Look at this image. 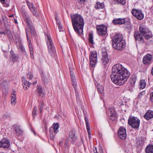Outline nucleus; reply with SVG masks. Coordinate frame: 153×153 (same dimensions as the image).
I'll return each instance as SVG.
<instances>
[{"label": "nucleus", "instance_id": "1", "mask_svg": "<svg viewBox=\"0 0 153 153\" xmlns=\"http://www.w3.org/2000/svg\"><path fill=\"white\" fill-rule=\"evenodd\" d=\"M111 78L112 82L117 85H122L127 80L130 73L120 64L114 65L112 68Z\"/></svg>", "mask_w": 153, "mask_h": 153}, {"label": "nucleus", "instance_id": "2", "mask_svg": "<svg viewBox=\"0 0 153 153\" xmlns=\"http://www.w3.org/2000/svg\"><path fill=\"white\" fill-rule=\"evenodd\" d=\"M70 17L74 31L78 35H82L84 25L82 16L79 14L76 13L71 14Z\"/></svg>", "mask_w": 153, "mask_h": 153}, {"label": "nucleus", "instance_id": "3", "mask_svg": "<svg viewBox=\"0 0 153 153\" xmlns=\"http://www.w3.org/2000/svg\"><path fill=\"white\" fill-rule=\"evenodd\" d=\"M128 123L129 125L134 128H138L140 126V120L137 117H130L128 120Z\"/></svg>", "mask_w": 153, "mask_h": 153}, {"label": "nucleus", "instance_id": "4", "mask_svg": "<svg viewBox=\"0 0 153 153\" xmlns=\"http://www.w3.org/2000/svg\"><path fill=\"white\" fill-rule=\"evenodd\" d=\"M131 13L134 17L138 20H142L144 17V15L141 10L133 9Z\"/></svg>", "mask_w": 153, "mask_h": 153}, {"label": "nucleus", "instance_id": "5", "mask_svg": "<svg viewBox=\"0 0 153 153\" xmlns=\"http://www.w3.org/2000/svg\"><path fill=\"white\" fill-rule=\"evenodd\" d=\"M97 33L100 36H105L107 33V28L104 25H101L97 26L96 27Z\"/></svg>", "mask_w": 153, "mask_h": 153}, {"label": "nucleus", "instance_id": "6", "mask_svg": "<svg viewBox=\"0 0 153 153\" xmlns=\"http://www.w3.org/2000/svg\"><path fill=\"white\" fill-rule=\"evenodd\" d=\"M89 58L91 65L92 67L95 66L97 62V55L96 52L95 51L91 52Z\"/></svg>", "mask_w": 153, "mask_h": 153}, {"label": "nucleus", "instance_id": "7", "mask_svg": "<svg viewBox=\"0 0 153 153\" xmlns=\"http://www.w3.org/2000/svg\"><path fill=\"white\" fill-rule=\"evenodd\" d=\"M117 43H115V42H113L112 43V46L113 48L118 50H122L126 47V43L123 40L119 42V41H117Z\"/></svg>", "mask_w": 153, "mask_h": 153}, {"label": "nucleus", "instance_id": "8", "mask_svg": "<svg viewBox=\"0 0 153 153\" xmlns=\"http://www.w3.org/2000/svg\"><path fill=\"white\" fill-rule=\"evenodd\" d=\"M47 41H46L49 53L51 54L55 51V48L52 43L51 37L48 35L46 36Z\"/></svg>", "mask_w": 153, "mask_h": 153}, {"label": "nucleus", "instance_id": "9", "mask_svg": "<svg viewBox=\"0 0 153 153\" xmlns=\"http://www.w3.org/2000/svg\"><path fill=\"white\" fill-rule=\"evenodd\" d=\"M25 22L27 24L30 30V32L31 35L35 36L36 33L34 27L33 25L31 24V21L28 16H25Z\"/></svg>", "mask_w": 153, "mask_h": 153}, {"label": "nucleus", "instance_id": "10", "mask_svg": "<svg viewBox=\"0 0 153 153\" xmlns=\"http://www.w3.org/2000/svg\"><path fill=\"white\" fill-rule=\"evenodd\" d=\"M102 64L104 65L108 64L109 61L108 56L106 50L105 49L102 50V57L101 59Z\"/></svg>", "mask_w": 153, "mask_h": 153}, {"label": "nucleus", "instance_id": "11", "mask_svg": "<svg viewBox=\"0 0 153 153\" xmlns=\"http://www.w3.org/2000/svg\"><path fill=\"white\" fill-rule=\"evenodd\" d=\"M108 114L110 119L112 121H114L115 120L116 114L114 107H110L108 108Z\"/></svg>", "mask_w": 153, "mask_h": 153}, {"label": "nucleus", "instance_id": "12", "mask_svg": "<svg viewBox=\"0 0 153 153\" xmlns=\"http://www.w3.org/2000/svg\"><path fill=\"white\" fill-rule=\"evenodd\" d=\"M134 36L136 41L138 43L143 44L144 42L145 41L142 35L139 32H135Z\"/></svg>", "mask_w": 153, "mask_h": 153}, {"label": "nucleus", "instance_id": "13", "mask_svg": "<svg viewBox=\"0 0 153 153\" xmlns=\"http://www.w3.org/2000/svg\"><path fill=\"white\" fill-rule=\"evenodd\" d=\"M118 135L120 138L123 140L125 139L127 136L126 129L123 127H120L118 131Z\"/></svg>", "mask_w": 153, "mask_h": 153}, {"label": "nucleus", "instance_id": "14", "mask_svg": "<svg viewBox=\"0 0 153 153\" xmlns=\"http://www.w3.org/2000/svg\"><path fill=\"white\" fill-rule=\"evenodd\" d=\"M152 56L150 54H147L144 56L143 59V63L145 65H148L151 64L152 62Z\"/></svg>", "mask_w": 153, "mask_h": 153}, {"label": "nucleus", "instance_id": "15", "mask_svg": "<svg viewBox=\"0 0 153 153\" xmlns=\"http://www.w3.org/2000/svg\"><path fill=\"white\" fill-rule=\"evenodd\" d=\"M10 143L7 138H4L0 141V147L4 148H8L10 146Z\"/></svg>", "mask_w": 153, "mask_h": 153}, {"label": "nucleus", "instance_id": "16", "mask_svg": "<svg viewBox=\"0 0 153 153\" xmlns=\"http://www.w3.org/2000/svg\"><path fill=\"white\" fill-rule=\"evenodd\" d=\"M69 68L70 70V74L72 85L75 90V89H76V78L74 75V74L72 71V68H71L70 67H69Z\"/></svg>", "mask_w": 153, "mask_h": 153}, {"label": "nucleus", "instance_id": "17", "mask_svg": "<svg viewBox=\"0 0 153 153\" xmlns=\"http://www.w3.org/2000/svg\"><path fill=\"white\" fill-rule=\"evenodd\" d=\"M126 22L125 18H115L112 21L113 23L115 25H122L125 24Z\"/></svg>", "mask_w": 153, "mask_h": 153}, {"label": "nucleus", "instance_id": "18", "mask_svg": "<svg viewBox=\"0 0 153 153\" xmlns=\"http://www.w3.org/2000/svg\"><path fill=\"white\" fill-rule=\"evenodd\" d=\"M144 118L147 120H149L153 118V111L149 110L144 115Z\"/></svg>", "mask_w": 153, "mask_h": 153}, {"label": "nucleus", "instance_id": "19", "mask_svg": "<svg viewBox=\"0 0 153 153\" xmlns=\"http://www.w3.org/2000/svg\"><path fill=\"white\" fill-rule=\"evenodd\" d=\"M123 36L121 34H116L112 39L113 42H115V43L116 42V43L117 41H119V42H120V41L123 40Z\"/></svg>", "mask_w": 153, "mask_h": 153}, {"label": "nucleus", "instance_id": "20", "mask_svg": "<svg viewBox=\"0 0 153 153\" xmlns=\"http://www.w3.org/2000/svg\"><path fill=\"white\" fill-rule=\"evenodd\" d=\"M69 138L72 141L75 140L76 139L75 135V131L74 130H71L69 132Z\"/></svg>", "mask_w": 153, "mask_h": 153}, {"label": "nucleus", "instance_id": "21", "mask_svg": "<svg viewBox=\"0 0 153 153\" xmlns=\"http://www.w3.org/2000/svg\"><path fill=\"white\" fill-rule=\"evenodd\" d=\"M85 119L86 123V128L88 135V137L89 138L91 137V132L90 129V126L88 124V118L86 117V116H85Z\"/></svg>", "mask_w": 153, "mask_h": 153}, {"label": "nucleus", "instance_id": "22", "mask_svg": "<svg viewBox=\"0 0 153 153\" xmlns=\"http://www.w3.org/2000/svg\"><path fill=\"white\" fill-rule=\"evenodd\" d=\"M31 85V83L29 82L26 80H22V85L24 89L25 90H27L29 88Z\"/></svg>", "mask_w": 153, "mask_h": 153}, {"label": "nucleus", "instance_id": "23", "mask_svg": "<svg viewBox=\"0 0 153 153\" xmlns=\"http://www.w3.org/2000/svg\"><path fill=\"white\" fill-rule=\"evenodd\" d=\"M16 45L19 52H22L25 51V48L21 42H16Z\"/></svg>", "mask_w": 153, "mask_h": 153}, {"label": "nucleus", "instance_id": "24", "mask_svg": "<svg viewBox=\"0 0 153 153\" xmlns=\"http://www.w3.org/2000/svg\"><path fill=\"white\" fill-rule=\"evenodd\" d=\"M139 30L140 33L143 35L146 31H148V28L146 27L143 25H140L139 28Z\"/></svg>", "mask_w": 153, "mask_h": 153}, {"label": "nucleus", "instance_id": "25", "mask_svg": "<svg viewBox=\"0 0 153 153\" xmlns=\"http://www.w3.org/2000/svg\"><path fill=\"white\" fill-rule=\"evenodd\" d=\"M146 153H153V145H150L148 146L146 148Z\"/></svg>", "mask_w": 153, "mask_h": 153}, {"label": "nucleus", "instance_id": "26", "mask_svg": "<svg viewBox=\"0 0 153 153\" xmlns=\"http://www.w3.org/2000/svg\"><path fill=\"white\" fill-rule=\"evenodd\" d=\"M143 35L146 39H148L151 38L152 36V32L149 29L148 30V31H146Z\"/></svg>", "mask_w": 153, "mask_h": 153}, {"label": "nucleus", "instance_id": "27", "mask_svg": "<svg viewBox=\"0 0 153 153\" xmlns=\"http://www.w3.org/2000/svg\"><path fill=\"white\" fill-rule=\"evenodd\" d=\"M95 7L96 9H103L104 7V5L103 3H100L99 2H97Z\"/></svg>", "mask_w": 153, "mask_h": 153}, {"label": "nucleus", "instance_id": "28", "mask_svg": "<svg viewBox=\"0 0 153 153\" xmlns=\"http://www.w3.org/2000/svg\"><path fill=\"white\" fill-rule=\"evenodd\" d=\"M16 94L15 93H14L11 94V104L13 105H14L16 103Z\"/></svg>", "mask_w": 153, "mask_h": 153}, {"label": "nucleus", "instance_id": "29", "mask_svg": "<svg viewBox=\"0 0 153 153\" xmlns=\"http://www.w3.org/2000/svg\"><path fill=\"white\" fill-rule=\"evenodd\" d=\"M10 53L13 61H16L18 59V57L15 55L13 51L11 50L10 51Z\"/></svg>", "mask_w": 153, "mask_h": 153}, {"label": "nucleus", "instance_id": "30", "mask_svg": "<svg viewBox=\"0 0 153 153\" xmlns=\"http://www.w3.org/2000/svg\"><path fill=\"white\" fill-rule=\"evenodd\" d=\"M15 129L16 132L19 135H22L23 134V131L19 126H16Z\"/></svg>", "mask_w": 153, "mask_h": 153}, {"label": "nucleus", "instance_id": "31", "mask_svg": "<svg viewBox=\"0 0 153 153\" xmlns=\"http://www.w3.org/2000/svg\"><path fill=\"white\" fill-rule=\"evenodd\" d=\"M37 92L39 96L43 97L44 96V93L42 92V88L41 86H38L37 89Z\"/></svg>", "mask_w": 153, "mask_h": 153}, {"label": "nucleus", "instance_id": "32", "mask_svg": "<svg viewBox=\"0 0 153 153\" xmlns=\"http://www.w3.org/2000/svg\"><path fill=\"white\" fill-rule=\"evenodd\" d=\"M146 83L144 80H141L140 82V89H143L146 86Z\"/></svg>", "mask_w": 153, "mask_h": 153}, {"label": "nucleus", "instance_id": "33", "mask_svg": "<svg viewBox=\"0 0 153 153\" xmlns=\"http://www.w3.org/2000/svg\"><path fill=\"white\" fill-rule=\"evenodd\" d=\"M26 36H27V39L28 42V44H29L28 46L29 47V48H33V47H32V44H31V41L30 40V38H29V36H28V33H27V30H26Z\"/></svg>", "mask_w": 153, "mask_h": 153}, {"label": "nucleus", "instance_id": "34", "mask_svg": "<svg viewBox=\"0 0 153 153\" xmlns=\"http://www.w3.org/2000/svg\"><path fill=\"white\" fill-rule=\"evenodd\" d=\"M26 3L30 11H31L32 10H33L35 9V7L33 3H30L29 1H26Z\"/></svg>", "mask_w": 153, "mask_h": 153}, {"label": "nucleus", "instance_id": "35", "mask_svg": "<svg viewBox=\"0 0 153 153\" xmlns=\"http://www.w3.org/2000/svg\"><path fill=\"white\" fill-rule=\"evenodd\" d=\"M88 40L89 42L91 44L94 43L93 41V34L92 33H90L89 34Z\"/></svg>", "mask_w": 153, "mask_h": 153}, {"label": "nucleus", "instance_id": "36", "mask_svg": "<svg viewBox=\"0 0 153 153\" xmlns=\"http://www.w3.org/2000/svg\"><path fill=\"white\" fill-rule=\"evenodd\" d=\"M53 125H54V132L56 134L58 131V130L59 128V125L57 123L53 124Z\"/></svg>", "mask_w": 153, "mask_h": 153}, {"label": "nucleus", "instance_id": "37", "mask_svg": "<svg viewBox=\"0 0 153 153\" xmlns=\"http://www.w3.org/2000/svg\"><path fill=\"white\" fill-rule=\"evenodd\" d=\"M31 11L32 12L33 16H35L36 17H37L39 16V13L36 9L33 10H32Z\"/></svg>", "mask_w": 153, "mask_h": 153}, {"label": "nucleus", "instance_id": "38", "mask_svg": "<svg viewBox=\"0 0 153 153\" xmlns=\"http://www.w3.org/2000/svg\"><path fill=\"white\" fill-rule=\"evenodd\" d=\"M98 92L101 95H103L104 93V89L102 86H99L97 88Z\"/></svg>", "mask_w": 153, "mask_h": 153}, {"label": "nucleus", "instance_id": "39", "mask_svg": "<svg viewBox=\"0 0 153 153\" xmlns=\"http://www.w3.org/2000/svg\"><path fill=\"white\" fill-rule=\"evenodd\" d=\"M37 110V107L35 106L32 112V115L33 118H35V116L36 115Z\"/></svg>", "mask_w": 153, "mask_h": 153}, {"label": "nucleus", "instance_id": "40", "mask_svg": "<svg viewBox=\"0 0 153 153\" xmlns=\"http://www.w3.org/2000/svg\"><path fill=\"white\" fill-rule=\"evenodd\" d=\"M44 105V103L43 102H41L40 104L39 107V111L40 113L42 112L43 108V107Z\"/></svg>", "mask_w": 153, "mask_h": 153}, {"label": "nucleus", "instance_id": "41", "mask_svg": "<svg viewBox=\"0 0 153 153\" xmlns=\"http://www.w3.org/2000/svg\"><path fill=\"white\" fill-rule=\"evenodd\" d=\"M29 51L30 52V56L32 59H34V56H33V48H29Z\"/></svg>", "mask_w": 153, "mask_h": 153}, {"label": "nucleus", "instance_id": "42", "mask_svg": "<svg viewBox=\"0 0 153 153\" xmlns=\"http://www.w3.org/2000/svg\"><path fill=\"white\" fill-rule=\"evenodd\" d=\"M1 87H3L4 88V87H6L8 85L7 82L5 81H4L3 83H1Z\"/></svg>", "mask_w": 153, "mask_h": 153}, {"label": "nucleus", "instance_id": "43", "mask_svg": "<svg viewBox=\"0 0 153 153\" xmlns=\"http://www.w3.org/2000/svg\"><path fill=\"white\" fill-rule=\"evenodd\" d=\"M75 91L76 94V99L77 100H79V95L78 93V92L77 90L76 89H75Z\"/></svg>", "mask_w": 153, "mask_h": 153}, {"label": "nucleus", "instance_id": "44", "mask_svg": "<svg viewBox=\"0 0 153 153\" xmlns=\"http://www.w3.org/2000/svg\"><path fill=\"white\" fill-rule=\"evenodd\" d=\"M146 94L145 91H143L141 92L138 95V97L140 98L143 96L144 95Z\"/></svg>", "mask_w": 153, "mask_h": 153}, {"label": "nucleus", "instance_id": "45", "mask_svg": "<svg viewBox=\"0 0 153 153\" xmlns=\"http://www.w3.org/2000/svg\"><path fill=\"white\" fill-rule=\"evenodd\" d=\"M10 117V114L8 113H6L4 114L3 116V117L5 118H9Z\"/></svg>", "mask_w": 153, "mask_h": 153}, {"label": "nucleus", "instance_id": "46", "mask_svg": "<svg viewBox=\"0 0 153 153\" xmlns=\"http://www.w3.org/2000/svg\"><path fill=\"white\" fill-rule=\"evenodd\" d=\"M150 99L151 101L153 103V91L150 94Z\"/></svg>", "mask_w": 153, "mask_h": 153}, {"label": "nucleus", "instance_id": "47", "mask_svg": "<svg viewBox=\"0 0 153 153\" xmlns=\"http://www.w3.org/2000/svg\"><path fill=\"white\" fill-rule=\"evenodd\" d=\"M41 77L42 78L43 81V82H44V83L45 84V76H44V73L42 72L41 73Z\"/></svg>", "mask_w": 153, "mask_h": 153}, {"label": "nucleus", "instance_id": "48", "mask_svg": "<svg viewBox=\"0 0 153 153\" xmlns=\"http://www.w3.org/2000/svg\"><path fill=\"white\" fill-rule=\"evenodd\" d=\"M55 136V135H53V134L51 133L50 134V137L51 139L53 140V139L54 138Z\"/></svg>", "mask_w": 153, "mask_h": 153}, {"label": "nucleus", "instance_id": "49", "mask_svg": "<svg viewBox=\"0 0 153 153\" xmlns=\"http://www.w3.org/2000/svg\"><path fill=\"white\" fill-rule=\"evenodd\" d=\"M58 27L59 29L60 30V31H61V29H62V27L60 24V22L58 23Z\"/></svg>", "mask_w": 153, "mask_h": 153}, {"label": "nucleus", "instance_id": "50", "mask_svg": "<svg viewBox=\"0 0 153 153\" xmlns=\"http://www.w3.org/2000/svg\"><path fill=\"white\" fill-rule=\"evenodd\" d=\"M78 2H79L80 4L83 3L85 0H77Z\"/></svg>", "mask_w": 153, "mask_h": 153}, {"label": "nucleus", "instance_id": "51", "mask_svg": "<svg viewBox=\"0 0 153 153\" xmlns=\"http://www.w3.org/2000/svg\"><path fill=\"white\" fill-rule=\"evenodd\" d=\"M29 75L28 77V78L30 79H32L33 78V76L32 74H30L29 75V74L27 75V76Z\"/></svg>", "mask_w": 153, "mask_h": 153}, {"label": "nucleus", "instance_id": "52", "mask_svg": "<svg viewBox=\"0 0 153 153\" xmlns=\"http://www.w3.org/2000/svg\"><path fill=\"white\" fill-rule=\"evenodd\" d=\"M94 152V153H98L97 150V148L95 147L93 149Z\"/></svg>", "mask_w": 153, "mask_h": 153}, {"label": "nucleus", "instance_id": "53", "mask_svg": "<svg viewBox=\"0 0 153 153\" xmlns=\"http://www.w3.org/2000/svg\"><path fill=\"white\" fill-rule=\"evenodd\" d=\"M1 3L3 4H4L5 3V0H0Z\"/></svg>", "mask_w": 153, "mask_h": 153}, {"label": "nucleus", "instance_id": "54", "mask_svg": "<svg viewBox=\"0 0 153 153\" xmlns=\"http://www.w3.org/2000/svg\"><path fill=\"white\" fill-rule=\"evenodd\" d=\"M13 19H14V22L16 23V24H18V22H17V20L16 19H15L14 18H13Z\"/></svg>", "mask_w": 153, "mask_h": 153}, {"label": "nucleus", "instance_id": "55", "mask_svg": "<svg viewBox=\"0 0 153 153\" xmlns=\"http://www.w3.org/2000/svg\"><path fill=\"white\" fill-rule=\"evenodd\" d=\"M151 74L153 76V67L152 68L151 70Z\"/></svg>", "mask_w": 153, "mask_h": 153}, {"label": "nucleus", "instance_id": "56", "mask_svg": "<svg viewBox=\"0 0 153 153\" xmlns=\"http://www.w3.org/2000/svg\"><path fill=\"white\" fill-rule=\"evenodd\" d=\"M37 83V81H34L33 83V85H35Z\"/></svg>", "mask_w": 153, "mask_h": 153}, {"label": "nucleus", "instance_id": "57", "mask_svg": "<svg viewBox=\"0 0 153 153\" xmlns=\"http://www.w3.org/2000/svg\"><path fill=\"white\" fill-rule=\"evenodd\" d=\"M13 16H14L13 15H12L9 16L10 17H13Z\"/></svg>", "mask_w": 153, "mask_h": 153}, {"label": "nucleus", "instance_id": "58", "mask_svg": "<svg viewBox=\"0 0 153 153\" xmlns=\"http://www.w3.org/2000/svg\"><path fill=\"white\" fill-rule=\"evenodd\" d=\"M0 34H5V33L4 32H2L0 33Z\"/></svg>", "mask_w": 153, "mask_h": 153}, {"label": "nucleus", "instance_id": "59", "mask_svg": "<svg viewBox=\"0 0 153 153\" xmlns=\"http://www.w3.org/2000/svg\"><path fill=\"white\" fill-rule=\"evenodd\" d=\"M133 83L131 85H133L134 84V83L135 82L134 81V80H133Z\"/></svg>", "mask_w": 153, "mask_h": 153}, {"label": "nucleus", "instance_id": "60", "mask_svg": "<svg viewBox=\"0 0 153 153\" xmlns=\"http://www.w3.org/2000/svg\"><path fill=\"white\" fill-rule=\"evenodd\" d=\"M33 133H34V134L36 135V132L34 131H33Z\"/></svg>", "mask_w": 153, "mask_h": 153}, {"label": "nucleus", "instance_id": "61", "mask_svg": "<svg viewBox=\"0 0 153 153\" xmlns=\"http://www.w3.org/2000/svg\"><path fill=\"white\" fill-rule=\"evenodd\" d=\"M151 10H153V5L152 7Z\"/></svg>", "mask_w": 153, "mask_h": 153}, {"label": "nucleus", "instance_id": "62", "mask_svg": "<svg viewBox=\"0 0 153 153\" xmlns=\"http://www.w3.org/2000/svg\"><path fill=\"white\" fill-rule=\"evenodd\" d=\"M58 19V18H56V20L57 21V19Z\"/></svg>", "mask_w": 153, "mask_h": 153}, {"label": "nucleus", "instance_id": "63", "mask_svg": "<svg viewBox=\"0 0 153 153\" xmlns=\"http://www.w3.org/2000/svg\"><path fill=\"white\" fill-rule=\"evenodd\" d=\"M5 93L6 94H7V92H5Z\"/></svg>", "mask_w": 153, "mask_h": 153}, {"label": "nucleus", "instance_id": "64", "mask_svg": "<svg viewBox=\"0 0 153 153\" xmlns=\"http://www.w3.org/2000/svg\"><path fill=\"white\" fill-rule=\"evenodd\" d=\"M152 89H153V87H152Z\"/></svg>", "mask_w": 153, "mask_h": 153}]
</instances>
